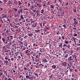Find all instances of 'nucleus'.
<instances>
[{"label": "nucleus", "instance_id": "obj_1", "mask_svg": "<svg viewBox=\"0 0 80 80\" xmlns=\"http://www.w3.org/2000/svg\"><path fill=\"white\" fill-rule=\"evenodd\" d=\"M13 39V36H9L8 37H6V40H8L9 42H11V40Z\"/></svg>", "mask_w": 80, "mask_h": 80}, {"label": "nucleus", "instance_id": "obj_2", "mask_svg": "<svg viewBox=\"0 0 80 80\" xmlns=\"http://www.w3.org/2000/svg\"><path fill=\"white\" fill-rule=\"evenodd\" d=\"M11 45H12V42H9V43H8L6 46V47L8 49H10V48H11Z\"/></svg>", "mask_w": 80, "mask_h": 80}, {"label": "nucleus", "instance_id": "obj_3", "mask_svg": "<svg viewBox=\"0 0 80 80\" xmlns=\"http://www.w3.org/2000/svg\"><path fill=\"white\" fill-rule=\"evenodd\" d=\"M68 61H72L74 60V57L73 56H70L68 58Z\"/></svg>", "mask_w": 80, "mask_h": 80}, {"label": "nucleus", "instance_id": "obj_4", "mask_svg": "<svg viewBox=\"0 0 80 80\" xmlns=\"http://www.w3.org/2000/svg\"><path fill=\"white\" fill-rule=\"evenodd\" d=\"M3 48L4 52H7L10 51V50L8 49L5 46H3Z\"/></svg>", "mask_w": 80, "mask_h": 80}, {"label": "nucleus", "instance_id": "obj_5", "mask_svg": "<svg viewBox=\"0 0 80 80\" xmlns=\"http://www.w3.org/2000/svg\"><path fill=\"white\" fill-rule=\"evenodd\" d=\"M2 18H8L9 16H8L7 15V14H2Z\"/></svg>", "mask_w": 80, "mask_h": 80}, {"label": "nucleus", "instance_id": "obj_6", "mask_svg": "<svg viewBox=\"0 0 80 80\" xmlns=\"http://www.w3.org/2000/svg\"><path fill=\"white\" fill-rule=\"evenodd\" d=\"M7 77H5L4 78V79H3L2 80H10L11 77L10 78L9 75L7 76Z\"/></svg>", "mask_w": 80, "mask_h": 80}, {"label": "nucleus", "instance_id": "obj_7", "mask_svg": "<svg viewBox=\"0 0 80 80\" xmlns=\"http://www.w3.org/2000/svg\"><path fill=\"white\" fill-rule=\"evenodd\" d=\"M23 9H22V8H21L18 11V13L19 14H20L21 13V14H22V13H23Z\"/></svg>", "mask_w": 80, "mask_h": 80}, {"label": "nucleus", "instance_id": "obj_8", "mask_svg": "<svg viewBox=\"0 0 80 80\" xmlns=\"http://www.w3.org/2000/svg\"><path fill=\"white\" fill-rule=\"evenodd\" d=\"M32 20H33L32 19H30L27 18L26 19V21L27 22H28L29 23L31 22L32 23Z\"/></svg>", "mask_w": 80, "mask_h": 80}, {"label": "nucleus", "instance_id": "obj_9", "mask_svg": "<svg viewBox=\"0 0 80 80\" xmlns=\"http://www.w3.org/2000/svg\"><path fill=\"white\" fill-rule=\"evenodd\" d=\"M36 61L37 62H38L40 61V57H39V55H37L36 56Z\"/></svg>", "mask_w": 80, "mask_h": 80}, {"label": "nucleus", "instance_id": "obj_10", "mask_svg": "<svg viewBox=\"0 0 80 80\" xmlns=\"http://www.w3.org/2000/svg\"><path fill=\"white\" fill-rule=\"evenodd\" d=\"M67 63L65 62H63L62 63V66H64V67H67Z\"/></svg>", "mask_w": 80, "mask_h": 80}, {"label": "nucleus", "instance_id": "obj_11", "mask_svg": "<svg viewBox=\"0 0 80 80\" xmlns=\"http://www.w3.org/2000/svg\"><path fill=\"white\" fill-rule=\"evenodd\" d=\"M44 68H46L47 67H49V64L48 63H46V64L44 65Z\"/></svg>", "mask_w": 80, "mask_h": 80}, {"label": "nucleus", "instance_id": "obj_12", "mask_svg": "<svg viewBox=\"0 0 80 80\" xmlns=\"http://www.w3.org/2000/svg\"><path fill=\"white\" fill-rule=\"evenodd\" d=\"M72 63L71 62H69L68 63H67L68 67H72Z\"/></svg>", "mask_w": 80, "mask_h": 80}, {"label": "nucleus", "instance_id": "obj_13", "mask_svg": "<svg viewBox=\"0 0 80 80\" xmlns=\"http://www.w3.org/2000/svg\"><path fill=\"white\" fill-rule=\"evenodd\" d=\"M38 24H37V22H35L33 23V27H37Z\"/></svg>", "mask_w": 80, "mask_h": 80}, {"label": "nucleus", "instance_id": "obj_14", "mask_svg": "<svg viewBox=\"0 0 80 80\" xmlns=\"http://www.w3.org/2000/svg\"><path fill=\"white\" fill-rule=\"evenodd\" d=\"M13 3V2H12L11 1H9L6 4V5H10V4H12Z\"/></svg>", "mask_w": 80, "mask_h": 80}, {"label": "nucleus", "instance_id": "obj_15", "mask_svg": "<svg viewBox=\"0 0 80 80\" xmlns=\"http://www.w3.org/2000/svg\"><path fill=\"white\" fill-rule=\"evenodd\" d=\"M42 62H46V63H47V62H48V61L47 60V59L45 58L42 59Z\"/></svg>", "mask_w": 80, "mask_h": 80}, {"label": "nucleus", "instance_id": "obj_16", "mask_svg": "<svg viewBox=\"0 0 80 80\" xmlns=\"http://www.w3.org/2000/svg\"><path fill=\"white\" fill-rule=\"evenodd\" d=\"M62 46H63V43H62V42L59 43V47H60L61 48H62L63 47Z\"/></svg>", "mask_w": 80, "mask_h": 80}, {"label": "nucleus", "instance_id": "obj_17", "mask_svg": "<svg viewBox=\"0 0 80 80\" xmlns=\"http://www.w3.org/2000/svg\"><path fill=\"white\" fill-rule=\"evenodd\" d=\"M8 52H9L6 53V55H9L11 56L12 54H11V52L10 51V50H9V51H8Z\"/></svg>", "mask_w": 80, "mask_h": 80}, {"label": "nucleus", "instance_id": "obj_18", "mask_svg": "<svg viewBox=\"0 0 80 80\" xmlns=\"http://www.w3.org/2000/svg\"><path fill=\"white\" fill-rule=\"evenodd\" d=\"M2 42H3V43H4V42H5L6 41V40H5V37H2Z\"/></svg>", "mask_w": 80, "mask_h": 80}, {"label": "nucleus", "instance_id": "obj_19", "mask_svg": "<svg viewBox=\"0 0 80 80\" xmlns=\"http://www.w3.org/2000/svg\"><path fill=\"white\" fill-rule=\"evenodd\" d=\"M3 74V70H1V69H0V77L2 75V74Z\"/></svg>", "mask_w": 80, "mask_h": 80}, {"label": "nucleus", "instance_id": "obj_20", "mask_svg": "<svg viewBox=\"0 0 80 80\" xmlns=\"http://www.w3.org/2000/svg\"><path fill=\"white\" fill-rule=\"evenodd\" d=\"M36 5L39 8H40V7H42V5L41 4H36Z\"/></svg>", "mask_w": 80, "mask_h": 80}, {"label": "nucleus", "instance_id": "obj_21", "mask_svg": "<svg viewBox=\"0 0 80 80\" xmlns=\"http://www.w3.org/2000/svg\"><path fill=\"white\" fill-rule=\"evenodd\" d=\"M33 34L32 33H28V36H29V37H31L33 35Z\"/></svg>", "mask_w": 80, "mask_h": 80}, {"label": "nucleus", "instance_id": "obj_22", "mask_svg": "<svg viewBox=\"0 0 80 80\" xmlns=\"http://www.w3.org/2000/svg\"><path fill=\"white\" fill-rule=\"evenodd\" d=\"M41 13H42V14H44V15L45 14V13H44V10L43 9H42L41 11Z\"/></svg>", "mask_w": 80, "mask_h": 80}, {"label": "nucleus", "instance_id": "obj_23", "mask_svg": "<svg viewBox=\"0 0 80 80\" xmlns=\"http://www.w3.org/2000/svg\"><path fill=\"white\" fill-rule=\"evenodd\" d=\"M78 23V22L77 21H74V23H73V25H77Z\"/></svg>", "mask_w": 80, "mask_h": 80}, {"label": "nucleus", "instance_id": "obj_24", "mask_svg": "<svg viewBox=\"0 0 80 80\" xmlns=\"http://www.w3.org/2000/svg\"><path fill=\"white\" fill-rule=\"evenodd\" d=\"M56 66L55 65H53L52 66V69H55L56 68Z\"/></svg>", "mask_w": 80, "mask_h": 80}, {"label": "nucleus", "instance_id": "obj_25", "mask_svg": "<svg viewBox=\"0 0 80 80\" xmlns=\"http://www.w3.org/2000/svg\"><path fill=\"white\" fill-rule=\"evenodd\" d=\"M20 18L22 20H24V18H23V17L22 14H21V15L20 16Z\"/></svg>", "mask_w": 80, "mask_h": 80}, {"label": "nucleus", "instance_id": "obj_26", "mask_svg": "<svg viewBox=\"0 0 80 80\" xmlns=\"http://www.w3.org/2000/svg\"><path fill=\"white\" fill-rule=\"evenodd\" d=\"M53 77V74H51V75L49 77V78H52Z\"/></svg>", "mask_w": 80, "mask_h": 80}, {"label": "nucleus", "instance_id": "obj_27", "mask_svg": "<svg viewBox=\"0 0 80 80\" xmlns=\"http://www.w3.org/2000/svg\"><path fill=\"white\" fill-rule=\"evenodd\" d=\"M71 47V46L70 45V44H69L67 46V48H68L69 50H70V47Z\"/></svg>", "mask_w": 80, "mask_h": 80}, {"label": "nucleus", "instance_id": "obj_28", "mask_svg": "<svg viewBox=\"0 0 80 80\" xmlns=\"http://www.w3.org/2000/svg\"><path fill=\"white\" fill-rule=\"evenodd\" d=\"M34 74L37 77H38V74H37L36 72H34Z\"/></svg>", "mask_w": 80, "mask_h": 80}, {"label": "nucleus", "instance_id": "obj_29", "mask_svg": "<svg viewBox=\"0 0 80 80\" xmlns=\"http://www.w3.org/2000/svg\"><path fill=\"white\" fill-rule=\"evenodd\" d=\"M4 58L5 60H7V59H8V56H6Z\"/></svg>", "mask_w": 80, "mask_h": 80}, {"label": "nucleus", "instance_id": "obj_30", "mask_svg": "<svg viewBox=\"0 0 80 80\" xmlns=\"http://www.w3.org/2000/svg\"><path fill=\"white\" fill-rule=\"evenodd\" d=\"M68 5V2H65V5L64 6H67Z\"/></svg>", "mask_w": 80, "mask_h": 80}, {"label": "nucleus", "instance_id": "obj_31", "mask_svg": "<svg viewBox=\"0 0 80 80\" xmlns=\"http://www.w3.org/2000/svg\"><path fill=\"white\" fill-rule=\"evenodd\" d=\"M8 40H6V41H5V42H4V43L5 44H7V43H8Z\"/></svg>", "mask_w": 80, "mask_h": 80}, {"label": "nucleus", "instance_id": "obj_32", "mask_svg": "<svg viewBox=\"0 0 80 80\" xmlns=\"http://www.w3.org/2000/svg\"><path fill=\"white\" fill-rule=\"evenodd\" d=\"M40 32V30H35V32L36 33H39V32Z\"/></svg>", "mask_w": 80, "mask_h": 80}, {"label": "nucleus", "instance_id": "obj_33", "mask_svg": "<svg viewBox=\"0 0 80 80\" xmlns=\"http://www.w3.org/2000/svg\"><path fill=\"white\" fill-rule=\"evenodd\" d=\"M73 11L74 13H77V9H73Z\"/></svg>", "mask_w": 80, "mask_h": 80}, {"label": "nucleus", "instance_id": "obj_34", "mask_svg": "<svg viewBox=\"0 0 80 80\" xmlns=\"http://www.w3.org/2000/svg\"><path fill=\"white\" fill-rule=\"evenodd\" d=\"M43 24L42 22H41L40 24V26L41 27V28H43V26H42Z\"/></svg>", "mask_w": 80, "mask_h": 80}, {"label": "nucleus", "instance_id": "obj_35", "mask_svg": "<svg viewBox=\"0 0 80 80\" xmlns=\"http://www.w3.org/2000/svg\"><path fill=\"white\" fill-rule=\"evenodd\" d=\"M50 6L51 7V8L54 9L55 8V6H53V5H50Z\"/></svg>", "mask_w": 80, "mask_h": 80}, {"label": "nucleus", "instance_id": "obj_36", "mask_svg": "<svg viewBox=\"0 0 80 80\" xmlns=\"http://www.w3.org/2000/svg\"><path fill=\"white\" fill-rule=\"evenodd\" d=\"M19 43H19V44H20V45H23V44L22 42H21L20 41H19Z\"/></svg>", "mask_w": 80, "mask_h": 80}, {"label": "nucleus", "instance_id": "obj_37", "mask_svg": "<svg viewBox=\"0 0 80 80\" xmlns=\"http://www.w3.org/2000/svg\"><path fill=\"white\" fill-rule=\"evenodd\" d=\"M8 62V61H4V63L5 64V63L7 64Z\"/></svg>", "mask_w": 80, "mask_h": 80}, {"label": "nucleus", "instance_id": "obj_38", "mask_svg": "<svg viewBox=\"0 0 80 80\" xmlns=\"http://www.w3.org/2000/svg\"><path fill=\"white\" fill-rule=\"evenodd\" d=\"M77 51H78V50H80V47H77L76 49Z\"/></svg>", "mask_w": 80, "mask_h": 80}, {"label": "nucleus", "instance_id": "obj_39", "mask_svg": "<svg viewBox=\"0 0 80 80\" xmlns=\"http://www.w3.org/2000/svg\"><path fill=\"white\" fill-rule=\"evenodd\" d=\"M62 27H64V29H65V28H67V26L66 25V24H64L63 25H62Z\"/></svg>", "mask_w": 80, "mask_h": 80}, {"label": "nucleus", "instance_id": "obj_40", "mask_svg": "<svg viewBox=\"0 0 80 80\" xmlns=\"http://www.w3.org/2000/svg\"><path fill=\"white\" fill-rule=\"evenodd\" d=\"M22 2H19L18 3V5L19 6H20V7L21 8H22V6L20 5H22Z\"/></svg>", "mask_w": 80, "mask_h": 80}, {"label": "nucleus", "instance_id": "obj_41", "mask_svg": "<svg viewBox=\"0 0 80 80\" xmlns=\"http://www.w3.org/2000/svg\"><path fill=\"white\" fill-rule=\"evenodd\" d=\"M65 56L64 57V58H67V57H68V54H65Z\"/></svg>", "mask_w": 80, "mask_h": 80}, {"label": "nucleus", "instance_id": "obj_42", "mask_svg": "<svg viewBox=\"0 0 80 80\" xmlns=\"http://www.w3.org/2000/svg\"><path fill=\"white\" fill-rule=\"evenodd\" d=\"M13 38H17V34H15L14 36H13Z\"/></svg>", "mask_w": 80, "mask_h": 80}, {"label": "nucleus", "instance_id": "obj_43", "mask_svg": "<svg viewBox=\"0 0 80 80\" xmlns=\"http://www.w3.org/2000/svg\"><path fill=\"white\" fill-rule=\"evenodd\" d=\"M71 68H72V67H69V66H68L66 68H67V69H70Z\"/></svg>", "mask_w": 80, "mask_h": 80}, {"label": "nucleus", "instance_id": "obj_44", "mask_svg": "<svg viewBox=\"0 0 80 80\" xmlns=\"http://www.w3.org/2000/svg\"><path fill=\"white\" fill-rule=\"evenodd\" d=\"M40 17V14H37L36 17Z\"/></svg>", "mask_w": 80, "mask_h": 80}, {"label": "nucleus", "instance_id": "obj_45", "mask_svg": "<svg viewBox=\"0 0 80 80\" xmlns=\"http://www.w3.org/2000/svg\"><path fill=\"white\" fill-rule=\"evenodd\" d=\"M50 12L51 13H52V14H54V11L53 10H51L50 11Z\"/></svg>", "mask_w": 80, "mask_h": 80}, {"label": "nucleus", "instance_id": "obj_46", "mask_svg": "<svg viewBox=\"0 0 80 80\" xmlns=\"http://www.w3.org/2000/svg\"><path fill=\"white\" fill-rule=\"evenodd\" d=\"M14 11H15V12L18 11V9L16 8H14Z\"/></svg>", "mask_w": 80, "mask_h": 80}, {"label": "nucleus", "instance_id": "obj_47", "mask_svg": "<svg viewBox=\"0 0 80 80\" xmlns=\"http://www.w3.org/2000/svg\"><path fill=\"white\" fill-rule=\"evenodd\" d=\"M26 78L27 79H29V78H30V77L29 76H26Z\"/></svg>", "mask_w": 80, "mask_h": 80}, {"label": "nucleus", "instance_id": "obj_48", "mask_svg": "<svg viewBox=\"0 0 80 80\" xmlns=\"http://www.w3.org/2000/svg\"><path fill=\"white\" fill-rule=\"evenodd\" d=\"M74 56L75 58L77 57H78V54H75L74 55Z\"/></svg>", "mask_w": 80, "mask_h": 80}, {"label": "nucleus", "instance_id": "obj_49", "mask_svg": "<svg viewBox=\"0 0 80 80\" xmlns=\"http://www.w3.org/2000/svg\"><path fill=\"white\" fill-rule=\"evenodd\" d=\"M35 67L37 68H39V67H40V66H39V65H37L35 66Z\"/></svg>", "mask_w": 80, "mask_h": 80}, {"label": "nucleus", "instance_id": "obj_50", "mask_svg": "<svg viewBox=\"0 0 80 80\" xmlns=\"http://www.w3.org/2000/svg\"><path fill=\"white\" fill-rule=\"evenodd\" d=\"M58 2H60V3H62V0H57Z\"/></svg>", "mask_w": 80, "mask_h": 80}, {"label": "nucleus", "instance_id": "obj_51", "mask_svg": "<svg viewBox=\"0 0 80 80\" xmlns=\"http://www.w3.org/2000/svg\"><path fill=\"white\" fill-rule=\"evenodd\" d=\"M65 37V36H62L61 37H62V39H63V40H64L65 39V37Z\"/></svg>", "mask_w": 80, "mask_h": 80}, {"label": "nucleus", "instance_id": "obj_52", "mask_svg": "<svg viewBox=\"0 0 80 80\" xmlns=\"http://www.w3.org/2000/svg\"><path fill=\"white\" fill-rule=\"evenodd\" d=\"M19 15H18V14H17L16 15L14 16V17H18Z\"/></svg>", "mask_w": 80, "mask_h": 80}, {"label": "nucleus", "instance_id": "obj_53", "mask_svg": "<svg viewBox=\"0 0 80 80\" xmlns=\"http://www.w3.org/2000/svg\"><path fill=\"white\" fill-rule=\"evenodd\" d=\"M78 36V35H77V33L73 35L74 37H77Z\"/></svg>", "mask_w": 80, "mask_h": 80}, {"label": "nucleus", "instance_id": "obj_54", "mask_svg": "<svg viewBox=\"0 0 80 80\" xmlns=\"http://www.w3.org/2000/svg\"><path fill=\"white\" fill-rule=\"evenodd\" d=\"M6 30H7V28H5L3 30V32H5L6 31Z\"/></svg>", "mask_w": 80, "mask_h": 80}, {"label": "nucleus", "instance_id": "obj_55", "mask_svg": "<svg viewBox=\"0 0 80 80\" xmlns=\"http://www.w3.org/2000/svg\"><path fill=\"white\" fill-rule=\"evenodd\" d=\"M58 17H59V18H60V16H63V15L61 14V15H60V14H59V15H58Z\"/></svg>", "mask_w": 80, "mask_h": 80}, {"label": "nucleus", "instance_id": "obj_56", "mask_svg": "<svg viewBox=\"0 0 80 80\" xmlns=\"http://www.w3.org/2000/svg\"><path fill=\"white\" fill-rule=\"evenodd\" d=\"M69 71L70 73H71L72 72V69L71 68L69 70Z\"/></svg>", "mask_w": 80, "mask_h": 80}, {"label": "nucleus", "instance_id": "obj_57", "mask_svg": "<svg viewBox=\"0 0 80 80\" xmlns=\"http://www.w3.org/2000/svg\"><path fill=\"white\" fill-rule=\"evenodd\" d=\"M34 8V7H33V6H32V8H31V9L32 10H33Z\"/></svg>", "mask_w": 80, "mask_h": 80}, {"label": "nucleus", "instance_id": "obj_58", "mask_svg": "<svg viewBox=\"0 0 80 80\" xmlns=\"http://www.w3.org/2000/svg\"><path fill=\"white\" fill-rule=\"evenodd\" d=\"M30 3H30V2H29L28 3V7H30Z\"/></svg>", "mask_w": 80, "mask_h": 80}, {"label": "nucleus", "instance_id": "obj_59", "mask_svg": "<svg viewBox=\"0 0 80 80\" xmlns=\"http://www.w3.org/2000/svg\"><path fill=\"white\" fill-rule=\"evenodd\" d=\"M65 43H66V44H68V42L67 41H65Z\"/></svg>", "mask_w": 80, "mask_h": 80}, {"label": "nucleus", "instance_id": "obj_60", "mask_svg": "<svg viewBox=\"0 0 80 80\" xmlns=\"http://www.w3.org/2000/svg\"><path fill=\"white\" fill-rule=\"evenodd\" d=\"M21 37H22L24 38L25 37V34H22V36Z\"/></svg>", "mask_w": 80, "mask_h": 80}, {"label": "nucleus", "instance_id": "obj_61", "mask_svg": "<svg viewBox=\"0 0 80 80\" xmlns=\"http://www.w3.org/2000/svg\"><path fill=\"white\" fill-rule=\"evenodd\" d=\"M10 25L11 26V27H13V25L11 23H9Z\"/></svg>", "mask_w": 80, "mask_h": 80}, {"label": "nucleus", "instance_id": "obj_62", "mask_svg": "<svg viewBox=\"0 0 80 80\" xmlns=\"http://www.w3.org/2000/svg\"><path fill=\"white\" fill-rule=\"evenodd\" d=\"M0 21H1L2 22V23H4V22H3V20H2V19H0Z\"/></svg>", "mask_w": 80, "mask_h": 80}, {"label": "nucleus", "instance_id": "obj_63", "mask_svg": "<svg viewBox=\"0 0 80 80\" xmlns=\"http://www.w3.org/2000/svg\"><path fill=\"white\" fill-rule=\"evenodd\" d=\"M38 3H40V2H42V0H38Z\"/></svg>", "mask_w": 80, "mask_h": 80}, {"label": "nucleus", "instance_id": "obj_64", "mask_svg": "<svg viewBox=\"0 0 80 80\" xmlns=\"http://www.w3.org/2000/svg\"><path fill=\"white\" fill-rule=\"evenodd\" d=\"M4 73V74H5V73H6V71H5V70H2V73Z\"/></svg>", "mask_w": 80, "mask_h": 80}]
</instances>
